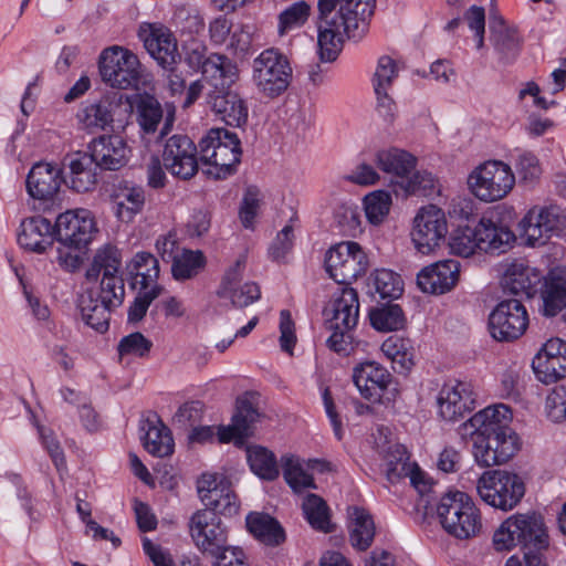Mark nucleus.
I'll use <instances>...</instances> for the list:
<instances>
[{
	"label": "nucleus",
	"instance_id": "62",
	"mask_svg": "<svg viewBox=\"0 0 566 566\" xmlns=\"http://www.w3.org/2000/svg\"><path fill=\"white\" fill-rule=\"evenodd\" d=\"M463 21L473 33L475 49L482 50L484 48L485 35V9L481 6L472 4L464 12Z\"/></svg>",
	"mask_w": 566,
	"mask_h": 566
},
{
	"label": "nucleus",
	"instance_id": "20",
	"mask_svg": "<svg viewBox=\"0 0 566 566\" xmlns=\"http://www.w3.org/2000/svg\"><path fill=\"white\" fill-rule=\"evenodd\" d=\"M62 185V170L54 164L39 161L28 172L25 188L29 197L39 205L53 202Z\"/></svg>",
	"mask_w": 566,
	"mask_h": 566
},
{
	"label": "nucleus",
	"instance_id": "18",
	"mask_svg": "<svg viewBox=\"0 0 566 566\" xmlns=\"http://www.w3.org/2000/svg\"><path fill=\"white\" fill-rule=\"evenodd\" d=\"M476 392L472 382L449 380L443 384L437 397L438 412L448 421H457L475 406Z\"/></svg>",
	"mask_w": 566,
	"mask_h": 566
},
{
	"label": "nucleus",
	"instance_id": "12",
	"mask_svg": "<svg viewBox=\"0 0 566 566\" xmlns=\"http://www.w3.org/2000/svg\"><path fill=\"white\" fill-rule=\"evenodd\" d=\"M448 234V220L444 211L436 205L421 207L413 220L410 232L415 249L428 255L441 245Z\"/></svg>",
	"mask_w": 566,
	"mask_h": 566
},
{
	"label": "nucleus",
	"instance_id": "51",
	"mask_svg": "<svg viewBox=\"0 0 566 566\" xmlns=\"http://www.w3.org/2000/svg\"><path fill=\"white\" fill-rule=\"evenodd\" d=\"M380 348L387 358L398 365L399 371H407L412 367V353L408 339L391 335L384 340Z\"/></svg>",
	"mask_w": 566,
	"mask_h": 566
},
{
	"label": "nucleus",
	"instance_id": "23",
	"mask_svg": "<svg viewBox=\"0 0 566 566\" xmlns=\"http://www.w3.org/2000/svg\"><path fill=\"white\" fill-rule=\"evenodd\" d=\"M511 420V409L504 403H495L474 413L460 426L459 430L463 438L485 437L496 434L503 431L504 428H509Z\"/></svg>",
	"mask_w": 566,
	"mask_h": 566
},
{
	"label": "nucleus",
	"instance_id": "40",
	"mask_svg": "<svg viewBox=\"0 0 566 566\" xmlns=\"http://www.w3.org/2000/svg\"><path fill=\"white\" fill-rule=\"evenodd\" d=\"M375 161L379 169L403 181L417 165V158L410 153L399 148L381 149L376 153Z\"/></svg>",
	"mask_w": 566,
	"mask_h": 566
},
{
	"label": "nucleus",
	"instance_id": "36",
	"mask_svg": "<svg viewBox=\"0 0 566 566\" xmlns=\"http://www.w3.org/2000/svg\"><path fill=\"white\" fill-rule=\"evenodd\" d=\"M127 272L132 286L136 290H156L160 292L157 283L159 276L158 260L149 252L136 253L127 264Z\"/></svg>",
	"mask_w": 566,
	"mask_h": 566
},
{
	"label": "nucleus",
	"instance_id": "32",
	"mask_svg": "<svg viewBox=\"0 0 566 566\" xmlns=\"http://www.w3.org/2000/svg\"><path fill=\"white\" fill-rule=\"evenodd\" d=\"M208 103L214 115L229 126L240 127L248 120V105L237 92H213L209 94Z\"/></svg>",
	"mask_w": 566,
	"mask_h": 566
},
{
	"label": "nucleus",
	"instance_id": "26",
	"mask_svg": "<svg viewBox=\"0 0 566 566\" xmlns=\"http://www.w3.org/2000/svg\"><path fill=\"white\" fill-rule=\"evenodd\" d=\"M87 153L95 165L105 170H118L129 158V148L124 139L116 135L99 136L91 142Z\"/></svg>",
	"mask_w": 566,
	"mask_h": 566
},
{
	"label": "nucleus",
	"instance_id": "19",
	"mask_svg": "<svg viewBox=\"0 0 566 566\" xmlns=\"http://www.w3.org/2000/svg\"><path fill=\"white\" fill-rule=\"evenodd\" d=\"M138 38L148 54L164 69H168L180 59L177 40L172 32L161 23H142Z\"/></svg>",
	"mask_w": 566,
	"mask_h": 566
},
{
	"label": "nucleus",
	"instance_id": "59",
	"mask_svg": "<svg viewBox=\"0 0 566 566\" xmlns=\"http://www.w3.org/2000/svg\"><path fill=\"white\" fill-rule=\"evenodd\" d=\"M219 296L229 298L233 306L245 307L258 301L261 296V291L258 284L247 282L240 286L233 285L227 292L219 291Z\"/></svg>",
	"mask_w": 566,
	"mask_h": 566
},
{
	"label": "nucleus",
	"instance_id": "8",
	"mask_svg": "<svg viewBox=\"0 0 566 566\" xmlns=\"http://www.w3.org/2000/svg\"><path fill=\"white\" fill-rule=\"evenodd\" d=\"M515 185L512 167L501 160H486L476 166L468 176L470 192L483 202L505 198Z\"/></svg>",
	"mask_w": 566,
	"mask_h": 566
},
{
	"label": "nucleus",
	"instance_id": "31",
	"mask_svg": "<svg viewBox=\"0 0 566 566\" xmlns=\"http://www.w3.org/2000/svg\"><path fill=\"white\" fill-rule=\"evenodd\" d=\"M55 224L41 216L24 219L20 224L18 242L24 250L43 253L53 243Z\"/></svg>",
	"mask_w": 566,
	"mask_h": 566
},
{
	"label": "nucleus",
	"instance_id": "11",
	"mask_svg": "<svg viewBox=\"0 0 566 566\" xmlns=\"http://www.w3.org/2000/svg\"><path fill=\"white\" fill-rule=\"evenodd\" d=\"M324 264L329 277L347 286L366 272L368 258L357 242L343 241L327 250Z\"/></svg>",
	"mask_w": 566,
	"mask_h": 566
},
{
	"label": "nucleus",
	"instance_id": "48",
	"mask_svg": "<svg viewBox=\"0 0 566 566\" xmlns=\"http://www.w3.org/2000/svg\"><path fill=\"white\" fill-rule=\"evenodd\" d=\"M369 292L378 294L380 298H397L402 293L400 276L387 269L374 271L368 279Z\"/></svg>",
	"mask_w": 566,
	"mask_h": 566
},
{
	"label": "nucleus",
	"instance_id": "43",
	"mask_svg": "<svg viewBox=\"0 0 566 566\" xmlns=\"http://www.w3.org/2000/svg\"><path fill=\"white\" fill-rule=\"evenodd\" d=\"M145 191L139 186H125L115 196V216L123 222H130L142 212Z\"/></svg>",
	"mask_w": 566,
	"mask_h": 566
},
{
	"label": "nucleus",
	"instance_id": "13",
	"mask_svg": "<svg viewBox=\"0 0 566 566\" xmlns=\"http://www.w3.org/2000/svg\"><path fill=\"white\" fill-rule=\"evenodd\" d=\"M94 214L88 209H70L57 216L55 235L61 245L84 250L97 233Z\"/></svg>",
	"mask_w": 566,
	"mask_h": 566
},
{
	"label": "nucleus",
	"instance_id": "37",
	"mask_svg": "<svg viewBox=\"0 0 566 566\" xmlns=\"http://www.w3.org/2000/svg\"><path fill=\"white\" fill-rule=\"evenodd\" d=\"M490 40L501 59L510 61L518 53L520 38L516 30L495 12L489 14Z\"/></svg>",
	"mask_w": 566,
	"mask_h": 566
},
{
	"label": "nucleus",
	"instance_id": "47",
	"mask_svg": "<svg viewBox=\"0 0 566 566\" xmlns=\"http://www.w3.org/2000/svg\"><path fill=\"white\" fill-rule=\"evenodd\" d=\"M230 490V482L216 473H203L197 482V491L206 509H212Z\"/></svg>",
	"mask_w": 566,
	"mask_h": 566
},
{
	"label": "nucleus",
	"instance_id": "27",
	"mask_svg": "<svg viewBox=\"0 0 566 566\" xmlns=\"http://www.w3.org/2000/svg\"><path fill=\"white\" fill-rule=\"evenodd\" d=\"M542 273L522 261H513L505 265L501 285L507 293L521 297H532L542 282Z\"/></svg>",
	"mask_w": 566,
	"mask_h": 566
},
{
	"label": "nucleus",
	"instance_id": "55",
	"mask_svg": "<svg viewBox=\"0 0 566 566\" xmlns=\"http://www.w3.org/2000/svg\"><path fill=\"white\" fill-rule=\"evenodd\" d=\"M371 326L380 332L398 331L405 325L402 308L397 304H390L370 312Z\"/></svg>",
	"mask_w": 566,
	"mask_h": 566
},
{
	"label": "nucleus",
	"instance_id": "57",
	"mask_svg": "<svg viewBox=\"0 0 566 566\" xmlns=\"http://www.w3.org/2000/svg\"><path fill=\"white\" fill-rule=\"evenodd\" d=\"M311 12L307 2H293L290 7L279 14L277 32L285 35L286 33L303 27Z\"/></svg>",
	"mask_w": 566,
	"mask_h": 566
},
{
	"label": "nucleus",
	"instance_id": "38",
	"mask_svg": "<svg viewBox=\"0 0 566 566\" xmlns=\"http://www.w3.org/2000/svg\"><path fill=\"white\" fill-rule=\"evenodd\" d=\"M78 306L86 325L99 333L108 329L111 312L115 307L99 300L94 290H87L81 295Z\"/></svg>",
	"mask_w": 566,
	"mask_h": 566
},
{
	"label": "nucleus",
	"instance_id": "61",
	"mask_svg": "<svg viewBox=\"0 0 566 566\" xmlns=\"http://www.w3.org/2000/svg\"><path fill=\"white\" fill-rule=\"evenodd\" d=\"M544 410L552 422L562 423L566 421V387L557 386L548 392Z\"/></svg>",
	"mask_w": 566,
	"mask_h": 566
},
{
	"label": "nucleus",
	"instance_id": "7",
	"mask_svg": "<svg viewBox=\"0 0 566 566\" xmlns=\"http://www.w3.org/2000/svg\"><path fill=\"white\" fill-rule=\"evenodd\" d=\"M476 492L485 504L507 512L516 507L525 495V483L515 472L488 470L479 476Z\"/></svg>",
	"mask_w": 566,
	"mask_h": 566
},
{
	"label": "nucleus",
	"instance_id": "46",
	"mask_svg": "<svg viewBox=\"0 0 566 566\" xmlns=\"http://www.w3.org/2000/svg\"><path fill=\"white\" fill-rule=\"evenodd\" d=\"M350 516V543L355 548L359 551H366L374 541V521L369 513L360 507H354L352 510Z\"/></svg>",
	"mask_w": 566,
	"mask_h": 566
},
{
	"label": "nucleus",
	"instance_id": "1",
	"mask_svg": "<svg viewBox=\"0 0 566 566\" xmlns=\"http://www.w3.org/2000/svg\"><path fill=\"white\" fill-rule=\"evenodd\" d=\"M317 45L319 59L333 62L345 38L360 40L368 31L375 2H318Z\"/></svg>",
	"mask_w": 566,
	"mask_h": 566
},
{
	"label": "nucleus",
	"instance_id": "33",
	"mask_svg": "<svg viewBox=\"0 0 566 566\" xmlns=\"http://www.w3.org/2000/svg\"><path fill=\"white\" fill-rule=\"evenodd\" d=\"M543 279L539 310L543 315L553 317L566 307V268H555Z\"/></svg>",
	"mask_w": 566,
	"mask_h": 566
},
{
	"label": "nucleus",
	"instance_id": "34",
	"mask_svg": "<svg viewBox=\"0 0 566 566\" xmlns=\"http://www.w3.org/2000/svg\"><path fill=\"white\" fill-rule=\"evenodd\" d=\"M65 167L69 169V185L74 191L84 193L95 188L97 166L87 153L77 151L67 155Z\"/></svg>",
	"mask_w": 566,
	"mask_h": 566
},
{
	"label": "nucleus",
	"instance_id": "21",
	"mask_svg": "<svg viewBox=\"0 0 566 566\" xmlns=\"http://www.w3.org/2000/svg\"><path fill=\"white\" fill-rule=\"evenodd\" d=\"M353 381L360 395L373 402L389 401L387 391L392 382L391 374L376 361H365L353 370Z\"/></svg>",
	"mask_w": 566,
	"mask_h": 566
},
{
	"label": "nucleus",
	"instance_id": "24",
	"mask_svg": "<svg viewBox=\"0 0 566 566\" xmlns=\"http://www.w3.org/2000/svg\"><path fill=\"white\" fill-rule=\"evenodd\" d=\"M460 263L443 260L423 268L417 275V284L423 293L444 294L459 281Z\"/></svg>",
	"mask_w": 566,
	"mask_h": 566
},
{
	"label": "nucleus",
	"instance_id": "17",
	"mask_svg": "<svg viewBox=\"0 0 566 566\" xmlns=\"http://www.w3.org/2000/svg\"><path fill=\"white\" fill-rule=\"evenodd\" d=\"M198 151L195 143L186 135L169 137L163 150V164L176 178L189 180L198 172Z\"/></svg>",
	"mask_w": 566,
	"mask_h": 566
},
{
	"label": "nucleus",
	"instance_id": "50",
	"mask_svg": "<svg viewBox=\"0 0 566 566\" xmlns=\"http://www.w3.org/2000/svg\"><path fill=\"white\" fill-rule=\"evenodd\" d=\"M248 462L253 473L264 480L272 481L279 476V467L273 452L255 446L247 451Z\"/></svg>",
	"mask_w": 566,
	"mask_h": 566
},
{
	"label": "nucleus",
	"instance_id": "6",
	"mask_svg": "<svg viewBox=\"0 0 566 566\" xmlns=\"http://www.w3.org/2000/svg\"><path fill=\"white\" fill-rule=\"evenodd\" d=\"M98 71L102 81L114 88H138L145 83L146 70L138 56L120 45H112L101 52Z\"/></svg>",
	"mask_w": 566,
	"mask_h": 566
},
{
	"label": "nucleus",
	"instance_id": "4",
	"mask_svg": "<svg viewBox=\"0 0 566 566\" xmlns=\"http://www.w3.org/2000/svg\"><path fill=\"white\" fill-rule=\"evenodd\" d=\"M493 544L497 551H510L516 545L544 549L548 546V534L543 516L535 512L513 514L496 530Z\"/></svg>",
	"mask_w": 566,
	"mask_h": 566
},
{
	"label": "nucleus",
	"instance_id": "15",
	"mask_svg": "<svg viewBox=\"0 0 566 566\" xmlns=\"http://www.w3.org/2000/svg\"><path fill=\"white\" fill-rule=\"evenodd\" d=\"M528 326V314L518 300L500 302L489 315V331L499 342H512L520 338Z\"/></svg>",
	"mask_w": 566,
	"mask_h": 566
},
{
	"label": "nucleus",
	"instance_id": "16",
	"mask_svg": "<svg viewBox=\"0 0 566 566\" xmlns=\"http://www.w3.org/2000/svg\"><path fill=\"white\" fill-rule=\"evenodd\" d=\"M94 266L102 272L96 296L115 308L120 306L125 296L124 280L119 275L120 258L118 250L106 245L99 249L94 256Z\"/></svg>",
	"mask_w": 566,
	"mask_h": 566
},
{
	"label": "nucleus",
	"instance_id": "56",
	"mask_svg": "<svg viewBox=\"0 0 566 566\" xmlns=\"http://www.w3.org/2000/svg\"><path fill=\"white\" fill-rule=\"evenodd\" d=\"M514 169L521 184L530 186L536 184L542 176V166L538 158L531 151L520 150L514 158Z\"/></svg>",
	"mask_w": 566,
	"mask_h": 566
},
{
	"label": "nucleus",
	"instance_id": "53",
	"mask_svg": "<svg viewBox=\"0 0 566 566\" xmlns=\"http://www.w3.org/2000/svg\"><path fill=\"white\" fill-rule=\"evenodd\" d=\"M302 510L305 518L314 528L325 533L331 531L328 509L321 496L313 493L307 494L303 500Z\"/></svg>",
	"mask_w": 566,
	"mask_h": 566
},
{
	"label": "nucleus",
	"instance_id": "45",
	"mask_svg": "<svg viewBox=\"0 0 566 566\" xmlns=\"http://www.w3.org/2000/svg\"><path fill=\"white\" fill-rule=\"evenodd\" d=\"M397 196H423L430 197L439 191L437 178L427 170L415 171L407 175L403 181H397L394 188Z\"/></svg>",
	"mask_w": 566,
	"mask_h": 566
},
{
	"label": "nucleus",
	"instance_id": "30",
	"mask_svg": "<svg viewBox=\"0 0 566 566\" xmlns=\"http://www.w3.org/2000/svg\"><path fill=\"white\" fill-rule=\"evenodd\" d=\"M376 449L382 460V471L390 483H398L412 473L416 462L410 461L405 446L385 440L376 442Z\"/></svg>",
	"mask_w": 566,
	"mask_h": 566
},
{
	"label": "nucleus",
	"instance_id": "5",
	"mask_svg": "<svg viewBox=\"0 0 566 566\" xmlns=\"http://www.w3.org/2000/svg\"><path fill=\"white\" fill-rule=\"evenodd\" d=\"M293 76L289 57L280 50H263L251 63V82L265 98H276L289 88Z\"/></svg>",
	"mask_w": 566,
	"mask_h": 566
},
{
	"label": "nucleus",
	"instance_id": "44",
	"mask_svg": "<svg viewBox=\"0 0 566 566\" xmlns=\"http://www.w3.org/2000/svg\"><path fill=\"white\" fill-rule=\"evenodd\" d=\"M198 63L201 65L202 75L206 78L220 81V85H230L238 77L237 65L226 55L210 54L205 60L198 57Z\"/></svg>",
	"mask_w": 566,
	"mask_h": 566
},
{
	"label": "nucleus",
	"instance_id": "39",
	"mask_svg": "<svg viewBox=\"0 0 566 566\" xmlns=\"http://www.w3.org/2000/svg\"><path fill=\"white\" fill-rule=\"evenodd\" d=\"M142 430L144 448L154 457L165 458L172 454L175 449L174 438L168 427L159 419H147Z\"/></svg>",
	"mask_w": 566,
	"mask_h": 566
},
{
	"label": "nucleus",
	"instance_id": "60",
	"mask_svg": "<svg viewBox=\"0 0 566 566\" xmlns=\"http://www.w3.org/2000/svg\"><path fill=\"white\" fill-rule=\"evenodd\" d=\"M153 343L146 338L142 333L135 332L124 336L117 346V352L120 358L125 356L145 357L149 354Z\"/></svg>",
	"mask_w": 566,
	"mask_h": 566
},
{
	"label": "nucleus",
	"instance_id": "28",
	"mask_svg": "<svg viewBox=\"0 0 566 566\" xmlns=\"http://www.w3.org/2000/svg\"><path fill=\"white\" fill-rule=\"evenodd\" d=\"M281 467L285 482L293 490L294 493H302L310 489H316L314 479L308 470H316L319 472L329 469L328 463L318 459L304 461L293 454H285L281 458Z\"/></svg>",
	"mask_w": 566,
	"mask_h": 566
},
{
	"label": "nucleus",
	"instance_id": "9",
	"mask_svg": "<svg viewBox=\"0 0 566 566\" xmlns=\"http://www.w3.org/2000/svg\"><path fill=\"white\" fill-rule=\"evenodd\" d=\"M130 114L129 97L111 93L97 101L83 103L76 113V119L84 129L93 133L107 129L114 122L123 124Z\"/></svg>",
	"mask_w": 566,
	"mask_h": 566
},
{
	"label": "nucleus",
	"instance_id": "41",
	"mask_svg": "<svg viewBox=\"0 0 566 566\" xmlns=\"http://www.w3.org/2000/svg\"><path fill=\"white\" fill-rule=\"evenodd\" d=\"M132 112L136 113V120L144 134H154L163 120L160 103L149 94H137L129 97Z\"/></svg>",
	"mask_w": 566,
	"mask_h": 566
},
{
	"label": "nucleus",
	"instance_id": "35",
	"mask_svg": "<svg viewBox=\"0 0 566 566\" xmlns=\"http://www.w3.org/2000/svg\"><path fill=\"white\" fill-rule=\"evenodd\" d=\"M480 252L504 253L515 241L514 233L500 221L490 218H481L478 222Z\"/></svg>",
	"mask_w": 566,
	"mask_h": 566
},
{
	"label": "nucleus",
	"instance_id": "14",
	"mask_svg": "<svg viewBox=\"0 0 566 566\" xmlns=\"http://www.w3.org/2000/svg\"><path fill=\"white\" fill-rule=\"evenodd\" d=\"M189 532L196 546L203 553L219 556L230 549L228 530L211 510L202 509L193 513L189 521Z\"/></svg>",
	"mask_w": 566,
	"mask_h": 566
},
{
	"label": "nucleus",
	"instance_id": "25",
	"mask_svg": "<svg viewBox=\"0 0 566 566\" xmlns=\"http://www.w3.org/2000/svg\"><path fill=\"white\" fill-rule=\"evenodd\" d=\"M327 328L356 327L359 318V300L356 290L344 286L335 293L324 311Z\"/></svg>",
	"mask_w": 566,
	"mask_h": 566
},
{
	"label": "nucleus",
	"instance_id": "3",
	"mask_svg": "<svg viewBox=\"0 0 566 566\" xmlns=\"http://www.w3.org/2000/svg\"><path fill=\"white\" fill-rule=\"evenodd\" d=\"M200 160L205 174L214 179H224L235 171L242 155L235 133L224 128H212L199 143Z\"/></svg>",
	"mask_w": 566,
	"mask_h": 566
},
{
	"label": "nucleus",
	"instance_id": "54",
	"mask_svg": "<svg viewBox=\"0 0 566 566\" xmlns=\"http://www.w3.org/2000/svg\"><path fill=\"white\" fill-rule=\"evenodd\" d=\"M392 200L386 190H375L364 197V210L367 220L378 226L384 222L390 211Z\"/></svg>",
	"mask_w": 566,
	"mask_h": 566
},
{
	"label": "nucleus",
	"instance_id": "52",
	"mask_svg": "<svg viewBox=\"0 0 566 566\" xmlns=\"http://www.w3.org/2000/svg\"><path fill=\"white\" fill-rule=\"evenodd\" d=\"M479 227H459L450 239V250L453 254L469 258L480 252Z\"/></svg>",
	"mask_w": 566,
	"mask_h": 566
},
{
	"label": "nucleus",
	"instance_id": "49",
	"mask_svg": "<svg viewBox=\"0 0 566 566\" xmlns=\"http://www.w3.org/2000/svg\"><path fill=\"white\" fill-rule=\"evenodd\" d=\"M206 265V258L199 250H184L171 262V273L175 280L186 281L197 276Z\"/></svg>",
	"mask_w": 566,
	"mask_h": 566
},
{
	"label": "nucleus",
	"instance_id": "58",
	"mask_svg": "<svg viewBox=\"0 0 566 566\" xmlns=\"http://www.w3.org/2000/svg\"><path fill=\"white\" fill-rule=\"evenodd\" d=\"M518 436L509 427L495 434V454L492 463L504 464L511 460L520 450Z\"/></svg>",
	"mask_w": 566,
	"mask_h": 566
},
{
	"label": "nucleus",
	"instance_id": "29",
	"mask_svg": "<svg viewBox=\"0 0 566 566\" xmlns=\"http://www.w3.org/2000/svg\"><path fill=\"white\" fill-rule=\"evenodd\" d=\"M260 412L247 398L237 400V411L232 417L231 424L218 429V440L222 443L230 441L243 442L252 436L256 422L260 420Z\"/></svg>",
	"mask_w": 566,
	"mask_h": 566
},
{
	"label": "nucleus",
	"instance_id": "63",
	"mask_svg": "<svg viewBox=\"0 0 566 566\" xmlns=\"http://www.w3.org/2000/svg\"><path fill=\"white\" fill-rule=\"evenodd\" d=\"M472 440V453L475 462L482 468H490L500 465V463H492V455L495 454V434L491 436H476Z\"/></svg>",
	"mask_w": 566,
	"mask_h": 566
},
{
	"label": "nucleus",
	"instance_id": "10",
	"mask_svg": "<svg viewBox=\"0 0 566 566\" xmlns=\"http://www.w3.org/2000/svg\"><path fill=\"white\" fill-rule=\"evenodd\" d=\"M566 227V214L557 205H535L518 222L521 238L527 247L544 245Z\"/></svg>",
	"mask_w": 566,
	"mask_h": 566
},
{
	"label": "nucleus",
	"instance_id": "64",
	"mask_svg": "<svg viewBox=\"0 0 566 566\" xmlns=\"http://www.w3.org/2000/svg\"><path fill=\"white\" fill-rule=\"evenodd\" d=\"M398 75L396 62L389 56H381L373 77L374 90H391L392 82Z\"/></svg>",
	"mask_w": 566,
	"mask_h": 566
},
{
	"label": "nucleus",
	"instance_id": "42",
	"mask_svg": "<svg viewBox=\"0 0 566 566\" xmlns=\"http://www.w3.org/2000/svg\"><path fill=\"white\" fill-rule=\"evenodd\" d=\"M245 522L249 532L266 545H279L285 538L279 522L269 514L253 512L247 516Z\"/></svg>",
	"mask_w": 566,
	"mask_h": 566
},
{
	"label": "nucleus",
	"instance_id": "22",
	"mask_svg": "<svg viewBox=\"0 0 566 566\" xmlns=\"http://www.w3.org/2000/svg\"><path fill=\"white\" fill-rule=\"evenodd\" d=\"M532 367L544 384L566 377V342L558 337L549 338L533 358Z\"/></svg>",
	"mask_w": 566,
	"mask_h": 566
},
{
	"label": "nucleus",
	"instance_id": "2",
	"mask_svg": "<svg viewBox=\"0 0 566 566\" xmlns=\"http://www.w3.org/2000/svg\"><path fill=\"white\" fill-rule=\"evenodd\" d=\"M436 512L442 530L455 539H470L482 531L481 512L465 492L459 490L446 492L440 497Z\"/></svg>",
	"mask_w": 566,
	"mask_h": 566
}]
</instances>
